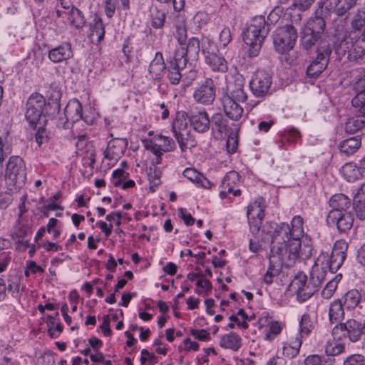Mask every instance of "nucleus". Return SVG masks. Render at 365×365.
<instances>
[{
	"mask_svg": "<svg viewBox=\"0 0 365 365\" xmlns=\"http://www.w3.org/2000/svg\"><path fill=\"white\" fill-rule=\"evenodd\" d=\"M189 120L194 130L199 133L207 132L210 128L211 121L205 110L191 111Z\"/></svg>",
	"mask_w": 365,
	"mask_h": 365,
	"instance_id": "nucleus-19",
	"label": "nucleus"
},
{
	"mask_svg": "<svg viewBox=\"0 0 365 365\" xmlns=\"http://www.w3.org/2000/svg\"><path fill=\"white\" fill-rule=\"evenodd\" d=\"M326 27V23L323 17L316 16L309 19L304 26L301 33V45L307 51L312 49L315 45L319 47L322 41Z\"/></svg>",
	"mask_w": 365,
	"mask_h": 365,
	"instance_id": "nucleus-3",
	"label": "nucleus"
},
{
	"mask_svg": "<svg viewBox=\"0 0 365 365\" xmlns=\"http://www.w3.org/2000/svg\"><path fill=\"white\" fill-rule=\"evenodd\" d=\"M186 50L188 52L197 54L200 51V41L198 38L193 37L191 38L187 43V47H185Z\"/></svg>",
	"mask_w": 365,
	"mask_h": 365,
	"instance_id": "nucleus-57",
	"label": "nucleus"
},
{
	"mask_svg": "<svg viewBox=\"0 0 365 365\" xmlns=\"http://www.w3.org/2000/svg\"><path fill=\"white\" fill-rule=\"evenodd\" d=\"M332 47L328 41H322L317 48V57L308 66L307 74L312 78L318 77L327 68Z\"/></svg>",
	"mask_w": 365,
	"mask_h": 365,
	"instance_id": "nucleus-8",
	"label": "nucleus"
},
{
	"mask_svg": "<svg viewBox=\"0 0 365 365\" xmlns=\"http://www.w3.org/2000/svg\"><path fill=\"white\" fill-rule=\"evenodd\" d=\"M361 146V139L359 136L347 138L339 144L340 151L346 155L354 154Z\"/></svg>",
	"mask_w": 365,
	"mask_h": 365,
	"instance_id": "nucleus-32",
	"label": "nucleus"
},
{
	"mask_svg": "<svg viewBox=\"0 0 365 365\" xmlns=\"http://www.w3.org/2000/svg\"><path fill=\"white\" fill-rule=\"evenodd\" d=\"M182 69V68H177L174 65L169 64L167 77L172 84L176 85L179 83L182 77L181 71Z\"/></svg>",
	"mask_w": 365,
	"mask_h": 365,
	"instance_id": "nucleus-46",
	"label": "nucleus"
},
{
	"mask_svg": "<svg viewBox=\"0 0 365 365\" xmlns=\"http://www.w3.org/2000/svg\"><path fill=\"white\" fill-rule=\"evenodd\" d=\"M190 334L200 341H207L210 338V333L205 329H191Z\"/></svg>",
	"mask_w": 365,
	"mask_h": 365,
	"instance_id": "nucleus-60",
	"label": "nucleus"
},
{
	"mask_svg": "<svg viewBox=\"0 0 365 365\" xmlns=\"http://www.w3.org/2000/svg\"><path fill=\"white\" fill-rule=\"evenodd\" d=\"M46 100L38 93H33L28 99L26 106L25 117L31 128H35L40 118L44 113Z\"/></svg>",
	"mask_w": 365,
	"mask_h": 365,
	"instance_id": "nucleus-9",
	"label": "nucleus"
},
{
	"mask_svg": "<svg viewBox=\"0 0 365 365\" xmlns=\"http://www.w3.org/2000/svg\"><path fill=\"white\" fill-rule=\"evenodd\" d=\"M356 5V0H321V15L334 13L343 16Z\"/></svg>",
	"mask_w": 365,
	"mask_h": 365,
	"instance_id": "nucleus-14",
	"label": "nucleus"
},
{
	"mask_svg": "<svg viewBox=\"0 0 365 365\" xmlns=\"http://www.w3.org/2000/svg\"><path fill=\"white\" fill-rule=\"evenodd\" d=\"M361 299V294L356 289H351L344 295V305L348 309L356 307Z\"/></svg>",
	"mask_w": 365,
	"mask_h": 365,
	"instance_id": "nucleus-41",
	"label": "nucleus"
},
{
	"mask_svg": "<svg viewBox=\"0 0 365 365\" xmlns=\"http://www.w3.org/2000/svg\"><path fill=\"white\" fill-rule=\"evenodd\" d=\"M327 258V255L322 253L317 259L310 272V282L317 288L325 279L327 275V268L328 267L326 264L324 265Z\"/></svg>",
	"mask_w": 365,
	"mask_h": 365,
	"instance_id": "nucleus-18",
	"label": "nucleus"
},
{
	"mask_svg": "<svg viewBox=\"0 0 365 365\" xmlns=\"http://www.w3.org/2000/svg\"><path fill=\"white\" fill-rule=\"evenodd\" d=\"M297 38V30L293 25H286L277 29L273 38L276 51L285 53L292 50Z\"/></svg>",
	"mask_w": 365,
	"mask_h": 365,
	"instance_id": "nucleus-6",
	"label": "nucleus"
},
{
	"mask_svg": "<svg viewBox=\"0 0 365 365\" xmlns=\"http://www.w3.org/2000/svg\"><path fill=\"white\" fill-rule=\"evenodd\" d=\"M176 32L175 34V38L178 39L179 45L185 46L187 41V29L185 21L181 16H178V22L175 24Z\"/></svg>",
	"mask_w": 365,
	"mask_h": 365,
	"instance_id": "nucleus-37",
	"label": "nucleus"
},
{
	"mask_svg": "<svg viewBox=\"0 0 365 365\" xmlns=\"http://www.w3.org/2000/svg\"><path fill=\"white\" fill-rule=\"evenodd\" d=\"M264 200L262 198L257 199L247 207V215L250 230L253 234H257L259 231L264 217Z\"/></svg>",
	"mask_w": 365,
	"mask_h": 365,
	"instance_id": "nucleus-12",
	"label": "nucleus"
},
{
	"mask_svg": "<svg viewBox=\"0 0 365 365\" xmlns=\"http://www.w3.org/2000/svg\"><path fill=\"white\" fill-rule=\"evenodd\" d=\"M73 56L71 46L66 43L51 49L48 53L49 59L54 63H59Z\"/></svg>",
	"mask_w": 365,
	"mask_h": 365,
	"instance_id": "nucleus-24",
	"label": "nucleus"
},
{
	"mask_svg": "<svg viewBox=\"0 0 365 365\" xmlns=\"http://www.w3.org/2000/svg\"><path fill=\"white\" fill-rule=\"evenodd\" d=\"M141 354L140 363L142 364H145L146 361H149L152 364L157 362L155 354L153 353H150L147 349H143L141 351Z\"/></svg>",
	"mask_w": 365,
	"mask_h": 365,
	"instance_id": "nucleus-61",
	"label": "nucleus"
},
{
	"mask_svg": "<svg viewBox=\"0 0 365 365\" xmlns=\"http://www.w3.org/2000/svg\"><path fill=\"white\" fill-rule=\"evenodd\" d=\"M245 80L240 74L234 76V81L228 86L230 95L228 97L236 101L245 102L247 99V93L245 91Z\"/></svg>",
	"mask_w": 365,
	"mask_h": 365,
	"instance_id": "nucleus-20",
	"label": "nucleus"
},
{
	"mask_svg": "<svg viewBox=\"0 0 365 365\" xmlns=\"http://www.w3.org/2000/svg\"><path fill=\"white\" fill-rule=\"evenodd\" d=\"M160 177L161 172L158 168H155L153 172H150L149 174V180L152 184L150 187V190L152 191H155L154 187L158 186L160 183Z\"/></svg>",
	"mask_w": 365,
	"mask_h": 365,
	"instance_id": "nucleus-54",
	"label": "nucleus"
},
{
	"mask_svg": "<svg viewBox=\"0 0 365 365\" xmlns=\"http://www.w3.org/2000/svg\"><path fill=\"white\" fill-rule=\"evenodd\" d=\"M349 33L346 29V21L344 19H336L333 21L331 28V34L336 38L339 43L346 40Z\"/></svg>",
	"mask_w": 365,
	"mask_h": 365,
	"instance_id": "nucleus-29",
	"label": "nucleus"
},
{
	"mask_svg": "<svg viewBox=\"0 0 365 365\" xmlns=\"http://www.w3.org/2000/svg\"><path fill=\"white\" fill-rule=\"evenodd\" d=\"M68 20L78 29L83 28L86 24V19L83 13L74 6H72L69 12Z\"/></svg>",
	"mask_w": 365,
	"mask_h": 365,
	"instance_id": "nucleus-38",
	"label": "nucleus"
},
{
	"mask_svg": "<svg viewBox=\"0 0 365 365\" xmlns=\"http://www.w3.org/2000/svg\"><path fill=\"white\" fill-rule=\"evenodd\" d=\"M302 345V340L300 338L297 337L296 340L292 344H287L283 346V354L289 358L296 356Z\"/></svg>",
	"mask_w": 365,
	"mask_h": 365,
	"instance_id": "nucleus-42",
	"label": "nucleus"
},
{
	"mask_svg": "<svg viewBox=\"0 0 365 365\" xmlns=\"http://www.w3.org/2000/svg\"><path fill=\"white\" fill-rule=\"evenodd\" d=\"M240 182V177L239 174L235 171H232L225 176L222 185L220 186V196L222 199H225L230 197V194H232L233 196H240L241 191L237 188L238 185Z\"/></svg>",
	"mask_w": 365,
	"mask_h": 365,
	"instance_id": "nucleus-15",
	"label": "nucleus"
},
{
	"mask_svg": "<svg viewBox=\"0 0 365 365\" xmlns=\"http://www.w3.org/2000/svg\"><path fill=\"white\" fill-rule=\"evenodd\" d=\"M329 205L331 211L347 212L346 210L351 206V200L344 194H336L329 200Z\"/></svg>",
	"mask_w": 365,
	"mask_h": 365,
	"instance_id": "nucleus-27",
	"label": "nucleus"
},
{
	"mask_svg": "<svg viewBox=\"0 0 365 365\" xmlns=\"http://www.w3.org/2000/svg\"><path fill=\"white\" fill-rule=\"evenodd\" d=\"M282 329V325L278 322H272L268 325V331L264 339L268 341L273 340L276 336L280 334Z\"/></svg>",
	"mask_w": 365,
	"mask_h": 365,
	"instance_id": "nucleus-48",
	"label": "nucleus"
},
{
	"mask_svg": "<svg viewBox=\"0 0 365 365\" xmlns=\"http://www.w3.org/2000/svg\"><path fill=\"white\" fill-rule=\"evenodd\" d=\"M304 234L303 219L299 215L293 217L291 225L285 222L275 224L272 235L269 267L264 276L265 283L272 282L282 265L292 267L299 258L305 260L311 257L312 246L309 241H302Z\"/></svg>",
	"mask_w": 365,
	"mask_h": 365,
	"instance_id": "nucleus-1",
	"label": "nucleus"
},
{
	"mask_svg": "<svg viewBox=\"0 0 365 365\" xmlns=\"http://www.w3.org/2000/svg\"><path fill=\"white\" fill-rule=\"evenodd\" d=\"M105 35L104 24L101 19H95L93 24L91 25L90 37L91 41H96L97 43L101 42Z\"/></svg>",
	"mask_w": 365,
	"mask_h": 365,
	"instance_id": "nucleus-35",
	"label": "nucleus"
},
{
	"mask_svg": "<svg viewBox=\"0 0 365 365\" xmlns=\"http://www.w3.org/2000/svg\"><path fill=\"white\" fill-rule=\"evenodd\" d=\"M344 316L343 304L341 300H334L331 303L329 310V319L331 324L341 321Z\"/></svg>",
	"mask_w": 365,
	"mask_h": 365,
	"instance_id": "nucleus-33",
	"label": "nucleus"
},
{
	"mask_svg": "<svg viewBox=\"0 0 365 365\" xmlns=\"http://www.w3.org/2000/svg\"><path fill=\"white\" fill-rule=\"evenodd\" d=\"M353 205L356 216L361 220H365V183L358 188Z\"/></svg>",
	"mask_w": 365,
	"mask_h": 365,
	"instance_id": "nucleus-25",
	"label": "nucleus"
},
{
	"mask_svg": "<svg viewBox=\"0 0 365 365\" xmlns=\"http://www.w3.org/2000/svg\"><path fill=\"white\" fill-rule=\"evenodd\" d=\"M129 173L122 169H117L113 172V184L115 187L120 186L122 182L128 178Z\"/></svg>",
	"mask_w": 365,
	"mask_h": 365,
	"instance_id": "nucleus-51",
	"label": "nucleus"
},
{
	"mask_svg": "<svg viewBox=\"0 0 365 365\" xmlns=\"http://www.w3.org/2000/svg\"><path fill=\"white\" fill-rule=\"evenodd\" d=\"M344 351V344L336 341H328L325 346V352L328 356H337Z\"/></svg>",
	"mask_w": 365,
	"mask_h": 365,
	"instance_id": "nucleus-44",
	"label": "nucleus"
},
{
	"mask_svg": "<svg viewBox=\"0 0 365 365\" xmlns=\"http://www.w3.org/2000/svg\"><path fill=\"white\" fill-rule=\"evenodd\" d=\"M339 54H348L350 60H357L365 54V29L360 34L349 32L346 40L339 43L336 46Z\"/></svg>",
	"mask_w": 365,
	"mask_h": 365,
	"instance_id": "nucleus-5",
	"label": "nucleus"
},
{
	"mask_svg": "<svg viewBox=\"0 0 365 365\" xmlns=\"http://www.w3.org/2000/svg\"><path fill=\"white\" fill-rule=\"evenodd\" d=\"M48 137L46 130L43 127H39L36 133V140L40 145L48 141Z\"/></svg>",
	"mask_w": 365,
	"mask_h": 365,
	"instance_id": "nucleus-62",
	"label": "nucleus"
},
{
	"mask_svg": "<svg viewBox=\"0 0 365 365\" xmlns=\"http://www.w3.org/2000/svg\"><path fill=\"white\" fill-rule=\"evenodd\" d=\"M24 161L19 156H11L6 167V183L11 191L19 190L26 183V171Z\"/></svg>",
	"mask_w": 365,
	"mask_h": 365,
	"instance_id": "nucleus-4",
	"label": "nucleus"
},
{
	"mask_svg": "<svg viewBox=\"0 0 365 365\" xmlns=\"http://www.w3.org/2000/svg\"><path fill=\"white\" fill-rule=\"evenodd\" d=\"M183 175L191 182L200 184L204 187H207V185H210V182L194 168H186L183 172Z\"/></svg>",
	"mask_w": 365,
	"mask_h": 365,
	"instance_id": "nucleus-36",
	"label": "nucleus"
},
{
	"mask_svg": "<svg viewBox=\"0 0 365 365\" xmlns=\"http://www.w3.org/2000/svg\"><path fill=\"white\" fill-rule=\"evenodd\" d=\"M343 365H365V356L361 354H351L346 358Z\"/></svg>",
	"mask_w": 365,
	"mask_h": 365,
	"instance_id": "nucleus-52",
	"label": "nucleus"
},
{
	"mask_svg": "<svg viewBox=\"0 0 365 365\" xmlns=\"http://www.w3.org/2000/svg\"><path fill=\"white\" fill-rule=\"evenodd\" d=\"M60 112V103L57 100L49 101L44 107V115L54 118Z\"/></svg>",
	"mask_w": 365,
	"mask_h": 365,
	"instance_id": "nucleus-47",
	"label": "nucleus"
},
{
	"mask_svg": "<svg viewBox=\"0 0 365 365\" xmlns=\"http://www.w3.org/2000/svg\"><path fill=\"white\" fill-rule=\"evenodd\" d=\"M158 139L163 142V144H161L163 152H170L175 148V141L172 138L160 135Z\"/></svg>",
	"mask_w": 365,
	"mask_h": 365,
	"instance_id": "nucleus-55",
	"label": "nucleus"
},
{
	"mask_svg": "<svg viewBox=\"0 0 365 365\" xmlns=\"http://www.w3.org/2000/svg\"><path fill=\"white\" fill-rule=\"evenodd\" d=\"M206 63L213 71L225 73L228 70L227 61L216 53H212L206 56Z\"/></svg>",
	"mask_w": 365,
	"mask_h": 365,
	"instance_id": "nucleus-28",
	"label": "nucleus"
},
{
	"mask_svg": "<svg viewBox=\"0 0 365 365\" xmlns=\"http://www.w3.org/2000/svg\"><path fill=\"white\" fill-rule=\"evenodd\" d=\"M300 334L301 336L308 335L311 330L313 329V324L309 314H304L302 315L300 321Z\"/></svg>",
	"mask_w": 365,
	"mask_h": 365,
	"instance_id": "nucleus-49",
	"label": "nucleus"
},
{
	"mask_svg": "<svg viewBox=\"0 0 365 365\" xmlns=\"http://www.w3.org/2000/svg\"><path fill=\"white\" fill-rule=\"evenodd\" d=\"M327 222L329 225H336L339 232H345L352 227L354 217L350 212L330 211L327 215Z\"/></svg>",
	"mask_w": 365,
	"mask_h": 365,
	"instance_id": "nucleus-16",
	"label": "nucleus"
},
{
	"mask_svg": "<svg viewBox=\"0 0 365 365\" xmlns=\"http://www.w3.org/2000/svg\"><path fill=\"white\" fill-rule=\"evenodd\" d=\"M269 30L264 16H255L251 20L243 33V41L250 47L248 53L250 57H256L259 55Z\"/></svg>",
	"mask_w": 365,
	"mask_h": 365,
	"instance_id": "nucleus-2",
	"label": "nucleus"
},
{
	"mask_svg": "<svg viewBox=\"0 0 365 365\" xmlns=\"http://www.w3.org/2000/svg\"><path fill=\"white\" fill-rule=\"evenodd\" d=\"M222 105L224 111L228 118L233 120H239L242 118L243 108L235 101V99L225 96L222 98Z\"/></svg>",
	"mask_w": 365,
	"mask_h": 365,
	"instance_id": "nucleus-23",
	"label": "nucleus"
},
{
	"mask_svg": "<svg viewBox=\"0 0 365 365\" xmlns=\"http://www.w3.org/2000/svg\"><path fill=\"white\" fill-rule=\"evenodd\" d=\"M194 99L199 103L210 105L215 98V86L211 78H207L193 93Z\"/></svg>",
	"mask_w": 365,
	"mask_h": 365,
	"instance_id": "nucleus-17",
	"label": "nucleus"
},
{
	"mask_svg": "<svg viewBox=\"0 0 365 365\" xmlns=\"http://www.w3.org/2000/svg\"><path fill=\"white\" fill-rule=\"evenodd\" d=\"M127 144L126 138H115L110 140L104 151V157L110 160H117L123 155Z\"/></svg>",
	"mask_w": 365,
	"mask_h": 365,
	"instance_id": "nucleus-21",
	"label": "nucleus"
},
{
	"mask_svg": "<svg viewBox=\"0 0 365 365\" xmlns=\"http://www.w3.org/2000/svg\"><path fill=\"white\" fill-rule=\"evenodd\" d=\"M64 115L66 121L63 123L66 128H68V122H77L82 119V106L78 100L71 101L65 108Z\"/></svg>",
	"mask_w": 365,
	"mask_h": 365,
	"instance_id": "nucleus-22",
	"label": "nucleus"
},
{
	"mask_svg": "<svg viewBox=\"0 0 365 365\" xmlns=\"http://www.w3.org/2000/svg\"><path fill=\"white\" fill-rule=\"evenodd\" d=\"M338 283L339 281L337 280V276L334 279L330 280L322 290V296L323 298H331L337 288Z\"/></svg>",
	"mask_w": 365,
	"mask_h": 365,
	"instance_id": "nucleus-50",
	"label": "nucleus"
},
{
	"mask_svg": "<svg viewBox=\"0 0 365 365\" xmlns=\"http://www.w3.org/2000/svg\"><path fill=\"white\" fill-rule=\"evenodd\" d=\"M351 104L365 113V91H360L351 100Z\"/></svg>",
	"mask_w": 365,
	"mask_h": 365,
	"instance_id": "nucleus-53",
	"label": "nucleus"
},
{
	"mask_svg": "<svg viewBox=\"0 0 365 365\" xmlns=\"http://www.w3.org/2000/svg\"><path fill=\"white\" fill-rule=\"evenodd\" d=\"M272 83L271 75L264 70H257L250 81L251 92L257 98H263L269 93Z\"/></svg>",
	"mask_w": 365,
	"mask_h": 365,
	"instance_id": "nucleus-10",
	"label": "nucleus"
},
{
	"mask_svg": "<svg viewBox=\"0 0 365 365\" xmlns=\"http://www.w3.org/2000/svg\"><path fill=\"white\" fill-rule=\"evenodd\" d=\"M365 126V113L359 108L356 115L349 118L345 124V130L349 133H354Z\"/></svg>",
	"mask_w": 365,
	"mask_h": 365,
	"instance_id": "nucleus-26",
	"label": "nucleus"
},
{
	"mask_svg": "<svg viewBox=\"0 0 365 365\" xmlns=\"http://www.w3.org/2000/svg\"><path fill=\"white\" fill-rule=\"evenodd\" d=\"M290 290L295 292L298 300L304 302L317 290V287L310 282L307 283V276L302 273L297 274L289 284Z\"/></svg>",
	"mask_w": 365,
	"mask_h": 365,
	"instance_id": "nucleus-11",
	"label": "nucleus"
},
{
	"mask_svg": "<svg viewBox=\"0 0 365 365\" xmlns=\"http://www.w3.org/2000/svg\"><path fill=\"white\" fill-rule=\"evenodd\" d=\"M348 250V244L344 240L336 241L333 247L331 254L328 259L327 258L326 265L329 269L331 273H334L343 264ZM327 256L328 255L326 254Z\"/></svg>",
	"mask_w": 365,
	"mask_h": 365,
	"instance_id": "nucleus-13",
	"label": "nucleus"
},
{
	"mask_svg": "<svg viewBox=\"0 0 365 365\" xmlns=\"http://www.w3.org/2000/svg\"><path fill=\"white\" fill-rule=\"evenodd\" d=\"M118 4V0H106L105 13L108 17L111 18L114 15Z\"/></svg>",
	"mask_w": 365,
	"mask_h": 365,
	"instance_id": "nucleus-56",
	"label": "nucleus"
},
{
	"mask_svg": "<svg viewBox=\"0 0 365 365\" xmlns=\"http://www.w3.org/2000/svg\"><path fill=\"white\" fill-rule=\"evenodd\" d=\"M101 329L103 330V334L106 336L111 335V329H110V317L106 315L103 318V324L101 326Z\"/></svg>",
	"mask_w": 365,
	"mask_h": 365,
	"instance_id": "nucleus-63",
	"label": "nucleus"
},
{
	"mask_svg": "<svg viewBox=\"0 0 365 365\" xmlns=\"http://www.w3.org/2000/svg\"><path fill=\"white\" fill-rule=\"evenodd\" d=\"M150 24L155 29H161L165 21V13L164 11L154 8L151 10Z\"/></svg>",
	"mask_w": 365,
	"mask_h": 365,
	"instance_id": "nucleus-39",
	"label": "nucleus"
},
{
	"mask_svg": "<svg viewBox=\"0 0 365 365\" xmlns=\"http://www.w3.org/2000/svg\"><path fill=\"white\" fill-rule=\"evenodd\" d=\"M343 174L348 181L355 180L361 175L359 169L351 163L346 164L343 167Z\"/></svg>",
	"mask_w": 365,
	"mask_h": 365,
	"instance_id": "nucleus-45",
	"label": "nucleus"
},
{
	"mask_svg": "<svg viewBox=\"0 0 365 365\" xmlns=\"http://www.w3.org/2000/svg\"><path fill=\"white\" fill-rule=\"evenodd\" d=\"M166 66L164 62L163 54L157 53L153 61L149 66L150 73L154 78L159 79L161 78L162 73L165 70Z\"/></svg>",
	"mask_w": 365,
	"mask_h": 365,
	"instance_id": "nucleus-31",
	"label": "nucleus"
},
{
	"mask_svg": "<svg viewBox=\"0 0 365 365\" xmlns=\"http://www.w3.org/2000/svg\"><path fill=\"white\" fill-rule=\"evenodd\" d=\"M241 337L238 334L230 332L222 336L220 345L223 348L230 349L236 351L241 346Z\"/></svg>",
	"mask_w": 365,
	"mask_h": 365,
	"instance_id": "nucleus-30",
	"label": "nucleus"
},
{
	"mask_svg": "<svg viewBox=\"0 0 365 365\" xmlns=\"http://www.w3.org/2000/svg\"><path fill=\"white\" fill-rule=\"evenodd\" d=\"M187 51L185 46L179 45V46L175 48L173 58L169 62V64L174 65V66L177 68H185L187 62Z\"/></svg>",
	"mask_w": 365,
	"mask_h": 365,
	"instance_id": "nucleus-34",
	"label": "nucleus"
},
{
	"mask_svg": "<svg viewBox=\"0 0 365 365\" xmlns=\"http://www.w3.org/2000/svg\"><path fill=\"white\" fill-rule=\"evenodd\" d=\"M334 359L324 356L314 354L308 356L305 360V365H333Z\"/></svg>",
	"mask_w": 365,
	"mask_h": 365,
	"instance_id": "nucleus-40",
	"label": "nucleus"
},
{
	"mask_svg": "<svg viewBox=\"0 0 365 365\" xmlns=\"http://www.w3.org/2000/svg\"><path fill=\"white\" fill-rule=\"evenodd\" d=\"M231 32L229 28H224L220 34L219 40L220 44L224 47L226 46L231 41Z\"/></svg>",
	"mask_w": 365,
	"mask_h": 365,
	"instance_id": "nucleus-59",
	"label": "nucleus"
},
{
	"mask_svg": "<svg viewBox=\"0 0 365 365\" xmlns=\"http://www.w3.org/2000/svg\"><path fill=\"white\" fill-rule=\"evenodd\" d=\"M289 9L290 11L289 15L290 16V20L292 22L291 25L294 26V24H299L302 20V11H300L299 9L293 8L292 6H289Z\"/></svg>",
	"mask_w": 365,
	"mask_h": 365,
	"instance_id": "nucleus-58",
	"label": "nucleus"
},
{
	"mask_svg": "<svg viewBox=\"0 0 365 365\" xmlns=\"http://www.w3.org/2000/svg\"><path fill=\"white\" fill-rule=\"evenodd\" d=\"M187 117L188 115L185 112L178 113L172 124L173 135L182 151L195 145L194 139L190 137Z\"/></svg>",
	"mask_w": 365,
	"mask_h": 365,
	"instance_id": "nucleus-7",
	"label": "nucleus"
},
{
	"mask_svg": "<svg viewBox=\"0 0 365 365\" xmlns=\"http://www.w3.org/2000/svg\"><path fill=\"white\" fill-rule=\"evenodd\" d=\"M210 121L212 123L213 128H215L220 133L223 134L227 133V120L221 113H215Z\"/></svg>",
	"mask_w": 365,
	"mask_h": 365,
	"instance_id": "nucleus-43",
	"label": "nucleus"
},
{
	"mask_svg": "<svg viewBox=\"0 0 365 365\" xmlns=\"http://www.w3.org/2000/svg\"><path fill=\"white\" fill-rule=\"evenodd\" d=\"M237 140L235 137L229 136L227 140V149L230 153H234L237 148Z\"/></svg>",
	"mask_w": 365,
	"mask_h": 365,
	"instance_id": "nucleus-64",
	"label": "nucleus"
}]
</instances>
